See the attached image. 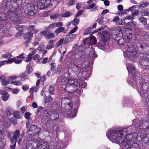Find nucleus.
<instances>
[{
	"label": "nucleus",
	"instance_id": "f257e3e1",
	"mask_svg": "<svg viewBox=\"0 0 149 149\" xmlns=\"http://www.w3.org/2000/svg\"><path fill=\"white\" fill-rule=\"evenodd\" d=\"M128 129L132 130L130 127L125 128L118 131L111 130L107 132L106 135L111 141L118 143L120 145L124 142H132L131 139L133 138V134L134 133H132V131H129Z\"/></svg>",
	"mask_w": 149,
	"mask_h": 149
},
{
	"label": "nucleus",
	"instance_id": "f03ea898",
	"mask_svg": "<svg viewBox=\"0 0 149 149\" xmlns=\"http://www.w3.org/2000/svg\"><path fill=\"white\" fill-rule=\"evenodd\" d=\"M83 54V53L80 51H78V53L75 54V58L73 62L74 64L73 67L72 69L69 68L67 71V73L69 74L70 76L72 73L76 74H79L81 69L84 68L85 57L82 56Z\"/></svg>",
	"mask_w": 149,
	"mask_h": 149
},
{
	"label": "nucleus",
	"instance_id": "7ed1b4c3",
	"mask_svg": "<svg viewBox=\"0 0 149 149\" xmlns=\"http://www.w3.org/2000/svg\"><path fill=\"white\" fill-rule=\"evenodd\" d=\"M62 83H66L67 84L65 88V90L68 93H72L76 91L78 82L77 79L72 78H63L62 79Z\"/></svg>",
	"mask_w": 149,
	"mask_h": 149
},
{
	"label": "nucleus",
	"instance_id": "20e7f679",
	"mask_svg": "<svg viewBox=\"0 0 149 149\" xmlns=\"http://www.w3.org/2000/svg\"><path fill=\"white\" fill-rule=\"evenodd\" d=\"M72 105H65V107H61V112L65 117L73 118L76 116V110L73 108Z\"/></svg>",
	"mask_w": 149,
	"mask_h": 149
},
{
	"label": "nucleus",
	"instance_id": "39448f33",
	"mask_svg": "<svg viewBox=\"0 0 149 149\" xmlns=\"http://www.w3.org/2000/svg\"><path fill=\"white\" fill-rule=\"evenodd\" d=\"M124 52L125 53L126 57L132 61H133L134 58L138 56L139 53L137 49L133 46L131 47H128V48H127V51L126 49L125 48Z\"/></svg>",
	"mask_w": 149,
	"mask_h": 149
},
{
	"label": "nucleus",
	"instance_id": "423d86ee",
	"mask_svg": "<svg viewBox=\"0 0 149 149\" xmlns=\"http://www.w3.org/2000/svg\"><path fill=\"white\" fill-rule=\"evenodd\" d=\"M24 11L26 14L32 16L36 13L37 10L33 5L26 4L24 8Z\"/></svg>",
	"mask_w": 149,
	"mask_h": 149
},
{
	"label": "nucleus",
	"instance_id": "0eeeda50",
	"mask_svg": "<svg viewBox=\"0 0 149 149\" xmlns=\"http://www.w3.org/2000/svg\"><path fill=\"white\" fill-rule=\"evenodd\" d=\"M123 143L120 146L122 149H140L139 145L136 143H133V142L127 141Z\"/></svg>",
	"mask_w": 149,
	"mask_h": 149
},
{
	"label": "nucleus",
	"instance_id": "6e6552de",
	"mask_svg": "<svg viewBox=\"0 0 149 149\" xmlns=\"http://www.w3.org/2000/svg\"><path fill=\"white\" fill-rule=\"evenodd\" d=\"M52 0H38L37 2L38 7L40 9L47 8L52 4H51Z\"/></svg>",
	"mask_w": 149,
	"mask_h": 149
},
{
	"label": "nucleus",
	"instance_id": "1a4fd4ad",
	"mask_svg": "<svg viewBox=\"0 0 149 149\" xmlns=\"http://www.w3.org/2000/svg\"><path fill=\"white\" fill-rule=\"evenodd\" d=\"M46 116L48 118H50L52 120H54L57 119L59 116V112L56 109V110L50 111L47 110L46 111Z\"/></svg>",
	"mask_w": 149,
	"mask_h": 149
},
{
	"label": "nucleus",
	"instance_id": "9d476101",
	"mask_svg": "<svg viewBox=\"0 0 149 149\" xmlns=\"http://www.w3.org/2000/svg\"><path fill=\"white\" fill-rule=\"evenodd\" d=\"M39 141L37 139H35L29 140L27 143V149H36L38 146Z\"/></svg>",
	"mask_w": 149,
	"mask_h": 149
},
{
	"label": "nucleus",
	"instance_id": "9b49d317",
	"mask_svg": "<svg viewBox=\"0 0 149 149\" xmlns=\"http://www.w3.org/2000/svg\"><path fill=\"white\" fill-rule=\"evenodd\" d=\"M96 39L93 36L85 39L83 40L84 44L86 46L95 45L96 43Z\"/></svg>",
	"mask_w": 149,
	"mask_h": 149
},
{
	"label": "nucleus",
	"instance_id": "f8f14e48",
	"mask_svg": "<svg viewBox=\"0 0 149 149\" xmlns=\"http://www.w3.org/2000/svg\"><path fill=\"white\" fill-rule=\"evenodd\" d=\"M40 130V128L37 125H31L27 133L29 135L32 136L39 132Z\"/></svg>",
	"mask_w": 149,
	"mask_h": 149
},
{
	"label": "nucleus",
	"instance_id": "ddd939ff",
	"mask_svg": "<svg viewBox=\"0 0 149 149\" xmlns=\"http://www.w3.org/2000/svg\"><path fill=\"white\" fill-rule=\"evenodd\" d=\"M133 124L136 127L141 126L144 127L147 126L146 128L148 129H149V125H148V122L146 121H140L137 119L134 121ZM143 128H144V127H143Z\"/></svg>",
	"mask_w": 149,
	"mask_h": 149
},
{
	"label": "nucleus",
	"instance_id": "4468645a",
	"mask_svg": "<svg viewBox=\"0 0 149 149\" xmlns=\"http://www.w3.org/2000/svg\"><path fill=\"white\" fill-rule=\"evenodd\" d=\"M33 33L31 32H28L25 33L23 36L25 41L24 43L25 44V46L27 47L28 44V42L30 41L31 38L33 37Z\"/></svg>",
	"mask_w": 149,
	"mask_h": 149
},
{
	"label": "nucleus",
	"instance_id": "2eb2a0df",
	"mask_svg": "<svg viewBox=\"0 0 149 149\" xmlns=\"http://www.w3.org/2000/svg\"><path fill=\"white\" fill-rule=\"evenodd\" d=\"M49 144L48 142L45 141H40L36 149H49Z\"/></svg>",
	"mask_w": 149,
	"mask_h": 149
},
{
	"label": "nucleus",
	"instance_id": "dca6fc26",
	"mask_svg": "<svg viewBox=\"0 0 149 149\" xmlns=\"http://www.w3.org/2000/svg\"><path fill=\"white\" fill-rule=\"evenodd\" d=\"M101 37V41L103 42H107L110 38L108 33L106 31H104L102 33H100Z\"/></svg>",
	"mask_w": 149,
	"mask_h": 149
},
{
	"label": "nucleus",
	"instance_id": "f3484780",
	"mask_svg": "<svg viewBox=\"0 0 149 149\" xmlns=\"http://www.w3.org/2000/svg\"><path fill=\"white\" fill-rule=\"evenodd\" d=\"M139 63L143 68L145 69H149V62L147 60H146L144 58L140 59Z\"/></svg>",
	"mask_w": 149,
	"mask_h": 149
},
{
	"label": "nucleus",
	"instance_id": "a211bd4d",
	"mask_svg": "<svg viewBox=\"0 0 149 149\" xmlns=\"http://www.w3.org/2000/svg\"><path fill=\"white\" fill-rule=\"evenodd\" d=\"M141 83L142 84H141L140 85L141 86V87H139L138 88V91L139 92V91H141H141L143 92H146V91L148 89V85L146 83L145 81L143 82H142V81H141Z\"/></svg>",
	"mask_w": 149,
	"mask_h": 149
},
{
	"label": "nucleus",
	"instance_id": "6ab92c4d",
	"mask_svg": "<svg viewBox=\"0 0 149 149\" xmlns=\"http://www.w3.org/2000/svg\"><path fill=\"white\" fill-rule=\"evenodd\" d=\"M132 30L131 29H126L124 31L123 35L126 37L128 39H131L133 35Z\"/></svg>",
	"mask_w": 149,
	"mask_h": 149
},
{
	"label": "nucleus",
	"instance_id": "aec40b11",
	"mask_svg": "<svg viewBox=\"0 0 149 149\" xmlns=\"http://www.w3.org/2000/svg\"><path fill=\"white\" fill-rule=\"evenodd\" d=\"M72 104L71 99H69L68 98H63L61 101V107H65V105H72Z\"/></svg>",
	"mask_w": 149,
	"mask_h": 149
},
{
	"label": "nucleus",
	"instance_id": "412c9836",
	"mask_svg": "<svg viewBox=\"0 0 149 149\" xmlns=\"http://www.w3.org/2000/svg\"><path fill=\"white\" fill-rule=\"evenodd\" d=\"M70 15V13L69 12H66L63 13L60 15H58L57 14H55L50 15V17L52 19L60 18V16L63 17H67Z\"/></svg>",
	"mask_w": 149,
	"mask_h": 149
},
{
	"label": "nucleus",
	"instance_id": "4be33fe9",
	"mask_svg": "<svg viewBox=\"0 0 149 149\" xmlns=\"http://www.w3.org/2000/svg\"><path fill=\"white\" fill-rule=\"evenodd\" d=\"M140 48L141 50H140L141 51V53L143 54H144L145 55H147L149 54V46H145L144 47L143 45H140Z\"/></svg>",
	"mask_w": 149,
	"mask_h": 149
},
{
	"label": "nucleus",
	"instance_id": "5701e85b",
	"mask_svg": "<svg viewBox=\"0 0 149 149\" xmlns=\"http://www.w3.org/2000/svg\"><path fill=\"white\" fill-rule=\"evenodd\" d=\"M127 68L129 72L133 74H134L136 73V71L134 67L132 64H129L127 66Z\"/></svg>",
	"mask_w": 149,
	"mask_h": 149
},
{
	"label": "nucleus",
	"instance_id": "b1692460",
	"mask_svg": "<svg viewBox=\"0 0 149 149\" xmlns=\"http://www.w3.org/2000/svg\"><path fill=\"white\" fill-rule=\"evenodd\" d=\"M0 94L2 95L1 99L4 101H6L9 98V94L7 93L6 91H0Z\"/></svg>",
	"mask_w": 149,
	"mask_h": 149
},
{
	"label": "nucleus",
	"instance_id": "393cba45",
	"mask_svg": "<svg viewBox=\"0 0 149 149\" xmlns=\"http://www.w3.org/2000/svg\"><path fill=\"white\" fill-rule=\"evenodd\" d=\"M76 35L75 34H69V35L67 36L65 38V41L66 43L72 41L74 39L76 38Z\"/></svg>",
	"mask_w": 149,
	"mask_h": 149
},
{
	"label": "nucleus",
	"instance_id": "a878e982",
	"mask_svg": "<svg viewBox=\"0 0 149 149\" xmlns=\"http://www.w3.org/2000/svg\"><path fill=\"white\" fill-rule=\"evenodd\" d=\"M21 134H20L19 131L17 130L13 132V138L12 139H14L17 141V139L21 137Z\"/></svg>",
	"mask_w": 149,
	"mask_h": 149
},
{
	"label": "nucleus",
	"instance_id": "bb28decb",
	"mask_svg": "<svg viewBox=\"0 0 149 149\" xmlns=\"http://www.w3.org/2000/svg\"><path fill=\"white\" fill-rule=\"evenodd\" d=\"M10 124L9 123H7V125H5L0 120V131H4L5 130V127H8L10 126Z\"/></svg>",
	"mask_w": 149,
	"mask_h": 149
},
{
	"label": "nucleus",
	"instance_id": "cd10ccee",
	"mask_svg": "<svg viewBox=\"0 0 149 149\" xmlns=\"http://www.w3.org/2000/svg\"><path fill=\"white\" fill-rule=\"evenodd\" d=\"M5 76L2 75L0 77V81L1 82L2 84L4 86L7 85L9 83V80H5Z\"/></svg>",
	"mask_w": 149,
	"mask_h": 149
},
{
	"label": "nucleus",
	"instance_id": "c85d7f7f",
	"mask_svg": "<svg viewBox=\"0 0 149 149\" xmlns=\"http://www.w3.org/2000/svg\"><path fill=\"white\" fill-rule=\"evenodd\" d=\"M125 19H113L112 22L116 24L123 25L125 24Z\"/></svg>",
	"mask_w": 149,
	"mask_h": 149
},
{
	"label": "nucleus",
	"instance_id": "c756f323",
	"mask_svg": "<svg viewBox=\"0 0 149 149\" xmlns=\"http://www.w3.org/2000/svg\"><path fill=\"white\" fill-rule=\"evenodd\" d=\"M62 32L64 33H65L66 32V31L65 30V28L64 27H59L56 29L54 32L56 35H58L60 33Z\"/></svg>",
	"mask_w": 149,
	"mask_h": 149
},
{
	"label": "nucleus",
	"instance_id": "7c9ffc66",
	"mask_svg": "<svg viewBox=\"0 0 149 149\" xmlns=\"http://www.w3.org/2000/svg\"><path fill=\"white\" fill-rule=\"evenodd\" d=\"M55 36L54 34L52 32L47 33V35L45 36V39L47 40H50L51 39L54 38Z\"/></svg>",
	"mask_w": 149,
	"mask_h": 149
},
{
	"label": "nucleus",
	"instance_id": "2f4dec72",
	"mask_svg": "<svg viewBox=\"0 0 149 149\" xmlns=\"http://www.w3.org/2000/svg\"><path fill=\"white\" fill-rule=\"evenodd\" d=\"M55 42V40H51L49 41L46 47V49L49 50L53 48L54 46L53 43Z\"/></svg>",
	"mask_w": 149,
	"mask_h": 149
},
{
	"label": "nucleus",
	"instance_id": "473e14b6",
	"mask_svg": "<svg viewBox=\"0 0 149 149\" xmlns=\"http://www.w3.org/2000/svg\"><path fill=\"white\" fill-rule=\"evenodd\" d=\"M132 11V14L131 15L129 16L128 19H134V15H137L139 13V12L138 10L134 11V9Z\"/></svg>",
	"mask_w": 149,
	"mask_h": 149
},
{
	"label": "nucleus",
	"instance_id": "72a5a7b5",
	"mask_svg": "<svg viewBox=\"0 0 149 149\" xmlns=\"http://www.w3.org/2000/svg\"><path fill=\"white\" fill-rule=\"evenodd\" d=\"M137 7V6H133L129 8L128 9L124 10L121 13V14L123 15L126 14L127 13V12L132 11L133 9L136 8Z\"/></svg>",
	"mask_w": 149,
	"mask_h": 149
},
{
	"label": "nucleus",
	"instance_id": "f704fd0d",
	"mask_svg": "<svg viewBox=\"0 0 149 149\" xmlns=\"http://www.w3.org/2000/svg\"><path fill=\"white\" fill-rule=\"evenodd\" d=\"M6 111L8 116H11L13 113V109L10 107H8L6 109Z\"/></svg>",
	"mask_w": 149,
	"mask_h": 149
},
{
	"label": "nucleus",
	"instance_id": "c9c22d12",
	"mask_svg": "<svg viewBox=\"0 0 149 149\" xmlns=\"http://www.w3.org/2000/svg\"><path fill=\"white\" fill-rule=\"evenodd\" d=\"M95 5V4L93 3L92 4L88 6L87 7L88 9H91V11H93L97 10V8L96 7L93 8Z\"/></svg>",
	"mask_w": 149,
	"mask_h": 149
},
{
	"label": "nucleus",
	"instance_id": "e433bc0d",
	"mask_svg": "<svg viewBox=\"0 0 149 149\" xmlns=\"http://www.w3.org/2000/svg\"><path fill=\"white\" fill-rule=\"evenodd\" d=\"M54 86L53 85H50L49 88V92L50 94L53 95L54 92Z\"/></svg>",
	"mask_w": 149,
	"mask_h": 149
},
{
	"label": "nucleus",
	"instance_id": "4c0bfd02",
	"mask_svg": "<svg viewBox=\"0 0 149 149\" xmlns=\"http://www.w3.org/2000/svg\"><path fill=\"white\" fill-rule=\"evenodd\" d=\"M147 19H139L140 21L143 24L145 25V27L146 29L149 30V24H147Z\"/></svg>",
	"mask_w": 149,
	"mask_h": 149
},
{
	"label": "nucleus",
	"instance_id": "58836bf2",
	"mask_svg": "<svg viewBox=\"0 0 149 149\" xmlns=\"http://www.w3.org/2000/svg\"><path fill=\"white\" fill-rule=\"evenodd\" d=\"M12 56V54L10 52H8L6 54H3L2 55L3 58L6 59L10 58Z\"/></svg>",
	"mask_w": 149,
	"mask_h": 149
},
{
	"label": "nucleus",
	"instance_id": "ea45409f",
	"mask_svg": "<svg viewBox=\"0 0 149 149\" xmlns=\"http://www.w3.org/2000/svg\"><path fill=\"white\" fill-rule=\"evenodd\" d=\"M78 86H81V88H85L87 86V83L85 82H83L80 81H78Z\"/></svg>",
	"mask_w": 149,
	"mask_h": 149
},
{
	"label": "nucleus",
	"instance_id": "a19ab883",
	"mask_svg": "<svg viewBox=\"0 0 149 149\" xmlns=\"http://www.w3.org/2000/svg\"><path fill=\"white\" fill-rule=\"evenodd\" d=\"M53 99L52 97L50 96H47L45 98V100L44 102L45 103H48L51 101H52Z\"/></svg>",
	"mask_w": 149,
	"mask_h": 149
},
{
	"label": "nucleus",
	"instance_id": "79ce46f5",
	"mask_svg": "<svg viewBox=\"0 0 149 149\" xmlns=\"http://www.w3.org/2000/svg\"><path fill=\"white\" fill-rule=\"evenodd\" d=\"M143 141L144 143L147 144H149V134H146L143 139Z\"/></svg>",
	"mask_w": 149,
	"mask_h": 149
},
{
	"label": "nucleus",
	"instance_id": "37998d69",
	"mask_svg": "<svg viewBox=\"0 0 149 149\" xmlns=\"http://www.w3.org/2000/svg\"><path fill=\"white\" fill-rule=\"evenodd\" d=\"M135 31L134 32L135 35H140L141 34L142 31L141 29L139 28H135Z\"/></svg>",
	"mask_w": 149,
	"mask_h": 149
},
{
	"label": "nucleus",
	"instance_id": "c03bdc74",
	"mask_svg": "<svg viewBox=\"0 0 149 149\" xmlns=\"http://www.w3.org/2000/svg\"><path fill=\"white\" fill-rule=\"evenodd\" d=\"M10 83L16 86H21L22 85L21 82L19 80L13 81L10 82Z\"/></svg>",
	"mask_w": 149,
	"mask_h": 149
},
{
	"label": "nucleus",
	"instance_id": "a18cd8bd",
	"mask_svg": "<svg viewBox=\"0 0 149 149\" xmlns=\"http://www.w3.org/2000/svg\"><path fill=\"white\" fill-rule=\"evenodd\" d=\"M118 44L120 45H123L124 46L126 44L125 41L124 39L122 38H121L118 41Z\"/></svg>",
	"mask_w": 149,
	"mask_h": 149
},
{
	"label": "nucleus",
	"instance_id": "49530a36",
	"mask_svg": "<svg viewBox=\"0 0 149 149\" xmlns=\"http://www.w3.org/2000/svg\"><path fill=\"white\" fill-rule=\"evenodd\" d=\"M19 77L21 78L22 80H24L28 79L27 75L25 73L20 74Z\"/></svg>",
	"mask_w": 149,
	"mask_h": 149
},
{
	"label": "nucleus",
	"instance_id": "de8ad7c7",
	"mask_svg": "<svg viewBox=\"0 0 149 149\" xmlns=\"http://www.w3.org/2000/svg\"><path fill=\"white\" fill-rule=\"evenodd\" d=\"M11 141L13 145L10 146V148L11 149H15L17 141H14L12 139H11Z\"/></svg>",
	"mask_w": 149,
	"mask_h": 149
},
{
	"label": "nucleus",
	"instance_id": "09e8293b",
	"mask_svg": "<svg viewBox=\"0 0 149 149\" xmlns=\"http://www.w3.org/2000/svg\"><path fill=\"white\" fill-rule=\"evenodd\" d=\"M13 115L16 118H20L19 112V111H16L15 112H13Z\"/></svg>",
	"mask_w": 149,
	"mask_h": 149
},
{
	"label": "nucleus",
	"instance_id": "8fccbe9b",
	"mask_svg": "<svg viewBox=\"0 0 149 149\" xmlns=\"http://www.w3.org/2000/svg\"><path fill=\"white\" fill-rule=\"evenodd\" d=\"M140 91H139V92L143 97L146 98L148 97V95L149 96V95H148V93L146 92H143L141 91V90Z\"/></svg>",
	"mask_w": 149,
	"mask_h": 149
},
{
	"label": "nucleus",
	"instance_id": "3c124183",
	"mask_svg": "<svg viewBox=\"0 0 149 149\" xmlns=\"http://www.w3.org/2000/svg\"><path fill=\"white\" fill-rule=\"evenodd\" d=\"M62 67L61 65H58L57 67V70H56V74H59L62 70Z\"/></svg>",
	"mask_w": 149,
	"mask_h": 149
},
{
	"label": "nucleus",
	"instance_id": "603ef678",
	"mask_svg": "<svg viewBox=\"0 0 149 149\" xmlns=\"http://www.w3.org/2000/svg\"><path fill=\"white\" fill-rule=\"evenodd\" d=\"M64 39L62 38L60 39L56 44L55 47H57L59 46L64 41Z\"/></svg>",
	"mask_w": 149,
	"mask_h": 149
},
{
	"label": "nucleus",
	"instance_id": "864d4df0",
	"mask_svg": "<svg viewBox=\"0 0 149 149\" xmlns=\"http://www.w3.org/2000/svg\"><path fill=\"white\" fill-rule=\"evenodd\" d=\"M148 5V3H142L138 6L139 8H143L146 7H147Z\"/></svg>",
	"mask_w": 149,
	"mask_h": 149
},
{
	"label": "nucleus",
	"instance_id": "5fc2aeb1",
	"mask_svg": "<svg viewBox=\"0 0 149 149\" xmlns=\"http://www.w3.org/2000/svg\"><path fill=\"white\" fill-rule=\"evenodd\" d=\"M26 26L24 25H17L16 26V29L17 30H20L21 29H26Z\"/></svg>",
	"mask_w": 149,
	"mask_h": 149
},
{
	"label": "nucleus",
	"instance_id": "6e6d98bb",
	"mask_svg": "<svg viewBox=\"0 0 149 149\" xmlns=\"http://www.w3.org/2000/svg\"><path fill=\"white\" fill-rule=\"evenodd\" d=\"M141 13L142 15H149V10L148 9L143 10L142 11Z\"/></svg>",
	"mask_w": 149,
	"mask_h": 149
},
{
	"label": "nucleus",
	"instance_id": "4d7b16f0",
	"mask_svg": "<svg viewBox=\"0 0 149 149\" xmlns=\"http://www.w3.org/2000/svg\"><path fill=\"white\" fill-rule=\"evenodd\" d=\"M121 31V29L119 28L118 27H116L114 28L113 29V33H115L114 32V31H115L116 33H119V32H120Z\"/></svg>",
	"mask_w": 149,
	"mask_h": 149
},
{
	"label": "nucleus",
	"instance_id": "13d9d810",
	"mask_svg": "<svg viewBox=\"0 0 149 149\" xmlns=\"http://www.w3.org/2000/svg\"><path fill=\"white\" fill-rule=\"evenodd\" d=\"M79 19H73L72 21V23L74 26L77 25L79 22Z\"/></svg>",
	"mask_w": 149,
	"mask_h": 149
},
{
	"label": "nucleus",
	"instance_id": "bf43d9fd",
	"mask_svg": "<svg viewBox=\"0 0 149 149\" xmlns=\"http://www.w3.org/2000/svg\"><path fill=\"white\" fill-rule=\"evenodd\" d=\"M78 29V27L77 26H75L73 29H72L71 30H70L69 32V34H72V33H74L76 32V31Z\"/></svg>",
	"mask_w": 149,
	"mask_h": 149
},
{
	"label": "nucleus",
	"instance_id": "052dcab7",
	"mask_svg": "<svg viewBox=\"0 0 149 149\" xmlns=\"http://www.w3.org/2000/svg\"><path fill=\"white\" fill-rule=\"evenodd\" d=\"M24 132H23L22 133H21V136L19 138V139L17 141L18 142V144L19 145L20 143V142H21L22 141V138H23V136H24Z\"/></svg>",
	"mask_w": 149,
	"mask_h": 149
},
{
	"label": "nucleus",
	"instance_id": "680f3d73",
	"mask_svg": "<svg viewBox=\"0 0 149 149\" xmlns=\"http://www.w3.org/2000/svg\"><path fill=\"white\" fill-rule=\"evenodd\" d=\"M47 33L48 31L47 30H45L40 32V34L41 36H45H45L47 35Z\"/></svg>",
	"mask_w": 149,
	"mask_h": 149
},
{
	"label": "nucleus",
	"instance_id": "e2e57ef3",
	"mask_svg": "<svg viewBox=\"0 0 149 149\" xmlns=\"http://www.w3.org/2000/svg\"><path fill=\"white\" fill-rule=\"evenodd\" d=\"M6 20L4 19H1L0 20V29L3 28L4 26V24Z\"/></svg>",
	"mask_w": 149,
	"mask_h": 149
},
{
	"label": "nucleus",
	"instance_id": "0e129e2a",
	"mask_svg": "<svg viewBox=\"0 0 149 149\" xmlns=\"http://www.w3.org/2000/svg\"><path fill=\"white\" fill-rule=\"evenodd\" d=\"M31 113L29 112H26L24 114L25 118L27 119H29L30 118Z\"/></svg>",
	"mask_w": 149,
	"mask_h": 149
},
{
	"label": "nucleus",
	"instance_id": "69168bd1",
	"mask_svg": "<svg viewBox=\"0 0 149 149\" xmlns=\"http://www.w3.org/2000/svg\"><path fill=\"white\" fill-rule=\"evenodd\" d=\"M23 30L22 29H21L16 34L15 36H22L23 34Z\"/></svg>",
	"mask_w": 149,
	"mask_h": 149
},
{
	"label": "nucleus",
	"instance_id": "338daca9",
	"mask_svg": "<svg viewBox=\"0 0 149 149\" xmlns=\"http://www.w3.org/2000/svg\"><path fill=\"white\" fill-rule=\"evenodd\" d=\"M56 23H53L50 24L47 27V29H53L56 27Z\"/></svg>",
	"mask_w": 149,
	"mask_h": 149
},
{
	"label": "nucleus",
	"instance_id": "774afa93",
	"mask_svg": "<svg viewBox=\"0 0 149 149\" xmlns=\"http://www.w3.org/2000/svg\"><path fill=\"white\" fill-rule=\"evenodd\" d=\"M35 28L34 26L33 25H30L28 27V31L30 32L33 31Z\"/></svg>",
	"mask_w": 149,
	"mask_h": 149
}]
</instances>
